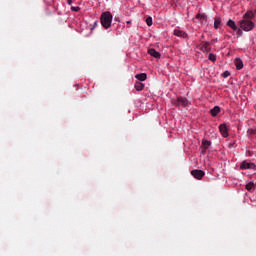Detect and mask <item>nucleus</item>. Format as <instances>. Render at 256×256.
<instances>
[{
    "instance_id": "f257e3e1",
    "label": "nucleus",
    "mask_w": 256,
    "mask_h": 256,
    "mask_svg": "<svg viewBox=\"0 0 256 256\" xmlns=\"http://www.w3.org/2000/svg\"><path fill=\"white\" fill-rule=\"evenodd\" d=\"M112 21H113V15L111 14V12H103L101 14L100 22L102 27H104V29H109V27H111Z\"/></svg>"
},
{
    "instance_id": "f03ea898",
    "label": "nucleus",
    "mask_w": 256,
    "mask_h": 256,
    "mask_svg": "<svg viewBox=\"0 0 256 256\" xmlns=\"http://www.w3.org/2000/svg\"><path fill=\"white\" fill-rule=\"evenodd\" d=\"M239 23L240 29L243 31H253L255 29V23L251 20L242 19Z\"/></svg>"
},
{
    "instance_id": "7ed1b4c3",
    "label": "nucleus",
    "mask_w": 256,
    "mask_h": 256,
    "mask_svg": "<svg viewBox=\"0 0 256 256\" xmlns=\"http://www.w3.org/2000/svg\"><path fill=\"white\" fill-rule=\"evenodd\" d=\"M173 105L176 107H187L189 105V100L185 97H178L176 100L172 101Z\"/></svg>"
},
{
    "instance_id": "20e7f679",
    "label": "nucleus",
    "mask_w": 256,
    "mask_h": 256,
    "mask_svg": "<svg viewBox=\"0 0 256 256\" xmlns=\"http://www.w3.org/2000/svg\"><path fill=\"white\" fill-rule=\"evenodd\" d=\"M191 175L194 177V179L201 180L205 177V171L195 169L191 171Z\"/></svg>"
},
{
    "instance_id": "39448f33",
    "label": "nucleus",
    "mask_w": 256,
    "mask_h": 256,
    "mask_svg": "<svg viewBox=\"0 0 256 256\" xmlns=\"http://www.w3.org/2000/svg\"><path fill=\"white\" fill-rule=\"evenodd\" d=\"M211 44L209 42H205L203 41L200 44V50L203 51V53H209V51H211Z\"/></svg>"
},
{
    "instance_id": "423d86ee",
    "label": "nucleus",
    "mask_w": 256,
    "mask_h": 256,
    "mask_svg": "<svg viewBox=\"0 0 256 256\" xmlns=\"http://www.w3.org/2000/svg\"><path fill=\"white\" fill-rule=\"evenodd\" d=\"M240 169H256L255 163H249L247 161H243L241 163Z\"/></svg>"
},
{
    "instance_id": "0eeeda50",
    "label": "nucleus",
    "mask_w": 256,
    "mask_h": 256,
    "mask_svg": "<svg viewBox=\"0 0 256 256\" xmlns=\"http://www.w3.org/2000/svg\"><path fill=\"white\" fill-rule=\"evenodd\" d=\"M148 55H151L154 59H161V53L157 52L155 48L148 49Z\"/></svg>"
},
{
    "instance_id": "6e6552de",
    "label": "nucleus",
    "mask_w": 256,
    "mask_h": 256,
    "mask_svg": "<svg viewBox=\"0 0 256 256\" xmlns=\"http://www.w3.org/2000/svg\"><path fill=\"white\" fill-rule=\"evenodd\" d=\"M219 131L222 134V137H229V132L227 130L226 124H220Z\"/></svg>"
},
{
    "instance_id": "1a4fd4ad",
    "label": "nucleus",
    "mask_w": 256,
    "mask_h": 256,
    "mask_svg": "<svg viewBox=\"0 0 256 256\" xmlns=\"http://www.w3.org/2000/svg\"><path fill=\"white\" fill-rule=\"evenodd\" d=\"M174 35H175L176 37H182V39H187V33H185V32L182 31V30L175 29V30H174Z\"/></svg>"
},
{
    "instance_id": "9d476101",
    "label": "nucleus",
    "mask_w": 256,
    "mask_h": 256,
    "mask_svg": "<svg viewBox=\"0 0 256 256\" xmlns=\"http://www.w3.org/2000/svg\"><path fill=\"white\" fill-rule=\"evenodd\" d=\"M221 113V108L219 106H215L213 109L210 110V114L212 117H217Z\"/></svg>"
},
{
    "instance_id": "9b49d317",
    "label": "nucleus",
    "mask_w": 256,
    "mask_h": 256,
    "mask_svg": "<svg viewBox=\"0 0 256 256\" xmlns=\"http://www.w3.org/2000/svg\"><path fill=\"white\" fill-rule=\"evenodd\" d=\"M253 17H255V14L253 13V11H248L243 15V19H245L246 21H251Z\"/></svg>"
},
{
    "instance_id": "f8f14e48",
    "label": "nucleus",
    "mask_w": 256,
    "mask_h": 256,
    "mask_svg": "<svg viewBox=\"0 0 256 256\" xmlns=\"http://www.w3.org/2000/svg\"><path fill=\"white\" fill-rule=\"evenodd\" d=\"M235 66L238 71H241V69H243V60H241L240 58H236Z\"/></svg>"
},
{
    "instance_id": "ddd939ff",
    "label": "nucleus",
    "mask_w": 256,
    "mask_h": 256,
    "mask_svg": "<svg viewBox=\"0 0 256 256\" xmlns=\"http://www.w3.org/2000/svg\"><path fill=\"white\" fill-rule=\"evenodd\" d=\"M227 25L230 27L232 31H237V24L232 19L228 20Z\"/></svg>"
},
{
    "instance_id": "4468645a",
    "label": "nucleus",
    "mask_w": 256,
    "mask_h": 256,
    "mask_svg": "<svg viewBox=\"0 0 256 256\" xmlns=\"http://www.w3.org/2000/svg\"><path fill=\"white\" fill-rule=\"evenodd\" d=\"M135 77L138 79V81H147L146 73L137 74Z\"/></svg>"
},
{
    "instance_id": "2eb2a0df",
    "label": "nucleus",
    "mask_w": 256,
    "mask_h": 256,
    "mask_svg": "<svg viewBox=\"0 0 256 256\" xmlns=\"http://www.w3.org/2000/svg\"><path fill=\"white\" fill-rule=\"evenodd\" d=\"M144 88H145V84H143L141 82H136V84H135L136 91H143Z\"/></svg>"
},
{
    "instance_id": "dca6fc26",
    "label": "nucleus",
    "mask_w": 256,
    "mask_h": 256,
    "mask_svg": "<svg viewBox=\"0 0 256 256\" xmlns=\"http://www.w3.org/2000/svg\"><path fill=\"white\" fill-rule=\"evenodd\" d=\"M219 25H221V18L220 17H215L214 18V28L219 29Z\"/></svg>"
},
{
    "instance_id": "f3484780",
    "label": "nucleus",
    "mask_w": 256,
    "mask_h": 256,
    "mask_svg": "<svg viewBox=\"0 0 256 256\" xmlns=\"http://www.w3.org/2000/svg\"><path fill=\"white\" fill-rule=\"evenodd\" d=\"M246 189L247 191H255V183L249 182L248 184H246Z\"/></svg>"
},
{
    "instance_id": "a211bd4d",
    "label": "nucleus",
    "mask_w": 256,
    "mask_h": 256,
    "mask_svg": "<svg viewBox=\"0 0 256 256\" xmlns=\"http://www.w3.org/2000/svg\"><path fill=\"white\" fill-rule=\"evenodd\" d=\"M202 145H203L204 149H207L208 147H211V142L208 140H203Z\"/></svg>"
},
{
    "instance_id": "6ab92c4d",
    "label": "nucleus",
    "mask_w": 256,
    "mask_h": 256,
    "mask_svg": "<svg viewBox=\"0 0 256 256\" xmlns=\"http://www.w3.org/2000/svg\"><path fill=\"white\" fill-rule=\"evenodd\" d=\"M209 61H212L213 63H215V61H217V56H215V54L210 53L208 56Z\"/></svg>"
},
{
    "instance_id": "aec40b11",
    "label": "nucleus",
    "mask_w": 256,
    "mask_h": 256,
    "mask_svg": "<svg viewBox=\"0 0 256 256\" xmlns=\"http://www.w3.org/2000/svg\"><path fill=\"white\" fill-rule=\"evenodd\" d=\"M146 24L148 25V27H151V25H153V18L151 17L146 18Z\"/></svg>"
},
{
    "instance_id": "412c9836",
    "label": "nucleus",
    "mask_w": 256,
    "mask_h": 256,
    "mask_svg": "<svg viewBox=\"0 0 256 256\" xmlns=\"http://www.w3.org/2000/svg\"><path fill=\"white\" fill-rule=\"evenodd\" d=\"M231 75L230 71H225L222 73V77H224V79H227V77H229Z\"/></svg>"
},
{
    "instance_id": "4be33fe9",
    "label": "nucleus",
    "mask_w": 256,
    "mask_h": 256,
    "mask_svg": "<svg viewBox=\"0 0 256 256\" xmlns=\"http://www.w3.org/2000/svg\"><path fill=\"white\" fill-rule=\"evenodd\" d=\"M236 31H237L238 37H241L243 35V31L241 29L237 28Z\"/></svg>"
},
{
    "instance_id": "5701e85b",
    "label": "nucleus",
    "mask_w": 256,
    "mask_h": 256,
    "mask_svg": "<svg viewBox=\"0 0 256 256\" xmlns=\"http://www.w3.org/2000/svg\"><path fill=\"white\" fill-rule=\"evenodd\" d=\"M80 9H81V8L75 7V6H72V7H71V11H75V12L79 11Z\"/></svg>"
},
{
    "instance_id": "b1692460",
    "label": "nucleus",
    "mask_w": 256,
    "mask_h": 256,
    "mask_svg": "<svg viewBox=\"0 0 256 256\" xmlns=\"http://www.w3.org/2000/svg\"><path fill=\"white\" fill-rule=\"evenodd\" d=\"M196 19H205V15L197 14Z\"/></svg>"
},
{
    "instance_id": "393cba45",
    "label": "nucleus",
    "mask_w": 256,
    "mask_h": 256,
    "mask_svg": "<svg viewBox=\"0 0 256 256\" xmlns=\"http://www.w3.org/2000/svg\"><path fill=\"white\" fill-rule=\"evenodd\" d=\"M248 133H250V135H255V130L249 129V130H248Z\"/></svg>"
},
{
    "instance_id": "a878e982",
    "label": "nucleus",
    "mask_w": 256,
    "mask_h": 256,
    "mask_svg": "<svg viewBox=\"0 0 256 256\" xmlns=\"http://www.w3.org/2000/svg\"><path fill=\"white\" fill-rule=\"evenodd\" d=\"M68 5H73V0H67Z\"/></svg>"
},
{
    "instance_id": "bb28decb",
    "label": "nucleus",
    "mask_w": 256,
    "mask_h": 256,
    "mask_svg": "<svg viewBox=\"0 0 256 256\" xmlns=\"http://www.w3.org/2000/svg\"><path fill=\"white\" fill-rule=\"evenodd\" d=\"M127 25H131V20L127 21Z\"/></svg>"
},
{
    "instance_id": "cd10ccee",
    "label": "nucleus",
    "mask_w": 256,
    "mask_h": 256,
    "mask_svg": "<svg viewBox=\"0 0 256 256\" xmlns=\"http://www.w3.org/2000/svg\"><path fill=\"white\" fill-rule=\"evenodd\" d=\"M94 25H97V22H95Z\"/></svg>"
}]
</instances>
